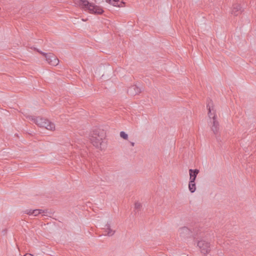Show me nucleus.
Returning a JSON list of instances; mask_svg holds the SVG:
<instances>
[{
    "label": "nucleus",
    "mask_w": 256,
    "mask_h": 256,
    "mask_svg": "<svg viewBox=\"0 0 256 256\" xmlns=\"http://www.w3.org/2000/svg\"><path fill=\"white\" fill-rule=\"evenodd\" d=\"M76 3L85 10H88L91 14H100L104 12L100 6L90 3L87 0H76Z\"/></svg>",
    "instance_id": "nucleus-1"
},
{
    "label": "nucleus",
    "mask_w": 256,
    "mask_h": 256,
    "mask_svg": "<svg viewBox=\"0 0 256 256\" xmlns=\"http://www.w3.org/2000/svg\"><path fill=\"white\" fill-rule=\"evenodd\" d=\"M90 136V140L92 145L96 148H101L104 136L102 133H100V130H93Z\"/></svg>",
    "instance_id": "nucleus-2"
},
{
    "label": "nucleus",
    "mask_w": 256,
    "mask_h": 256,
    "mask_svg": "<svg viewBox=\"0 0 256 256\" xmlns=\"http://www.w3.org/2000/svg\"><path fill=\"white\" fill-rule=\"evenodd\" d=\"M34 50L38 52L40 54H42L45 56L46 60L47 62L50 65L53 66H56L58 64L59 62V60L57 58V57L54 55L53 54L49 53L46 54L44 53L38 49L34 48Z\"/></svg>",
    "instance_id": "nucleus-3"
},
{
    "label": "nucleus",
    "mask_w": 256,
    "mask_h": 256,
    "mask_svg": "<svg viewBox=\"0 0 256 256\" xmlns=\"http://www.w3.org/2000/svg\"><path fill=\"white\" fill-rule=\"evenodd\" d=\"M197 245L201 252L204 255L208 254L211 250L210 242L204 240L198 241Z\"/></svg>",
    "instance_id": "nucleus-4"
},
{
    "label": "nucleus",
    "mask_w": 256,
    "mask_h": 256,
    "mask_svg": "<svg viewBox=\"0 0 256 256\" xmlns=\"http://www.w3.org/2000/svg\"><path fill=\"white\" fill-rule=\"evenodd\" d=\"M210 122L212 123L210 126L212 131L213 132L214 134L216 136L218 135L219 133L220 126L219 122L217 120L216 115L215 112H214V115L212 116V120H211Z\"/></svg>",
    "instance_id": "nucleus-5"
},
{
    "label": "nucleus",
    "mask_w": 256,
    "mask_h": 256,
    "mask_svg": "<svg viewBox=\"0 0 256 256\" xmlns=\"http://www.w3.org/2000/svg\"><path fill=\"white\" fill-rule=\"evenodd\" d=\"M206 108L208 110V116L209 118L212 120V114L216 113V110H214V104L212 101L209 99L207 100Z\"/></svg>",
    "instance_id": "nucleus-6"
},
{
    "label": "nucleus",
    "mask_w": 256,
    "mask_h": 256,
    "mask_svg": "<svg viewBox=\"0 0 256 256\" xmlns=\"http://www.w3.org/2000/svg\"><path fill=\"white\" fill-rule=\"evenodd\" d=\"M141 92V89L136 85L132 86L128 89V93L131 96L138 94Z\"/></svg>",
    "instance_id": "nucleus-7"
},
{
    "label": "nucleus",
    "mask_w": 256,
    "mask_h": 256,
    "mask_svg": "<svg viewBox=\"0 0 256 256\" xmlns=\"http://www.w3.org/2000/svg\"><path fill=\"white\" fill-rule=\"evenodd\" d=\"M179 232L180 236L183 238H188L192 235V231L186 226L180 228Z\"/></svg>",
    "instance_id": "nucleus-8"
},
{
    "label": "nucleus",
    "mask_w": 256,
    "mask_h": 256,
    "mask_svg": "<svg viewBox=\"0 0 256 256\" xmlns=\"http://www.w3.org/2000/svg\"><path fill=\"white\" fill-rule=\"evenodd\" d=\"M30 119L32 120L36 124L40 127L44 126V124L46 122V119H44L40 117H37L36 118L31 117Z\"/></svg>",
    "instance_id": "nucleus-9"
},
{
    "label": "nucleus",
    "mask_w": 256,
    "mask_h": 256,
    "mask_svg": "<svg viewBox=\"0 0 256 256\" xmlns=\"http://www.w3.org/2000/svg\"><path fill=\"white\" fill-rule=\"evenodd\" d=\"M242 12V7L239 4H234L232 6V14L234 16H238Z\"/></svg>",
    "instance_id": "nucleus-10"
},
{
    "label": "nucleus",
    "mask_w": 256,
    "mask_h": 256,
    "mask_svg": "<svg viewBox=\"0 0 256 256\" xmlns=\"http://www.w3.org/2000/svg\"><path fill=\"white\" fill-rule=\"evenodd\" d=\"M200 171L198 169L195 170H192L190 169L189 170V174H190V182H195L196 178L198 174L199 173Z\"/></svg>",
    "instance_id": "nucleus-11"
},
{
    "label": "nucleus",
    "mask_w": 256,
    "mask_h": 256,
    "mask_svg": "<svg viewBox=\"0 0 256 256\" xmlns=\"http://www.w3.org/2000/svg\"><path fill=\"white\" fill-rule=\"evenodd\" d=\"M42 128H44L50 130H55V124L53 122L46 120L44 124V126H42Z\"/></svg>",
    "instance_id": "nucleus-12"
},
{
    "label": "nucleus",
    "mask_w": 256,
    "mask_h": 256,
    "mask_svg": "<svg viewBox=\"0 0 256 256\" xmlns=\"http://www.w3.org/2000/svg\"><path fill=\"white\" fill-rule=\"evenodd\" d=\"M106 2L110 4H112L114 6L118 7H122L123 6V4L124 5L125 4V2L122 1L119 4V0H106Z\"/></svg>",
    "instance_id": "nucleus-13"
},
{
    "label": "nucleus",
    "mask_w": 256,
    "mask_h": 256,
    "mask_svg": "<svg viewBox=\"0 0 256 256\" xmlns=\"http://www.w3.org/2000/svg\"><path fill=\"white\" fill-rule=\"evenodd\" d=\"M105 228H104L105 230V232H106L105 235H108V236H112L114 234L115 231L113 230L110 228V224H107L105 226Z\"/></svg>",
    "instance_id": "nucleus-14"
},
{
    "label": "nucleus",
    "mask_w": 256,
    "mask_h": 256,
    "mask_svg": "<svg viewBox=\"0 0 256 256\" xmlns=\"http://www.w3.org/2000/svg\"><path fill=\"white\" fill-rule=\"evenodd\" d=\"M188 188H189L190 191L192 193H193L196 191V186L195 182H190V181L189 182Z\"/></svg>",
    "instance_id": "nucleus-15"
},
{
    "label": "nucleus",
    "mask_w": 256,
    "mask_h": 256,
    "mask_svg": "<svg viewBox=\"0 0 256 256\" xmlns=\"http://www.w3.org/2000/svg\"><path fill=\"white\" fill-rule=\"evenodd\" d=\"M44 212V211L42 210H32L33 214L34 215V216H37L39 214H40L42 212Z\"/></svg>",
    "instance_id": "nucleus-16"
},
{
    "label": "nucleus",
    "mask_w": 256,
    "mask_h": 256,
    "mask_svg": "<svg viewBox=\"0 0 256 256\" xmlns=\"http://www.w3.org/2000/svg\"><path fill=\"white\" fill-rule=\"evenodd\" d=\"M120 136L121 138L126 140H128V135L124 132H120Z\"/></svg>",
    "instance_id": "nucleus-17"
},
{
    "label": "nucleus",
    "mask_w": 256,
    "mask_h": 256,
    "mask_svg": "<svg viewBox=\"0 0 256 256\" xmlns=\"http://www.w3.org/2000/svg\"><path fill=\"white\" fill-rule=\"evenodd\" d=\"M142 206V204L140 202H136L134 204V208L136 210H140Z\"/></svg>",
    "instance_id": "nucleus-18"
},
{
    "label": "nucleus",
    "mask_w": 256,
    "mask_h": 256,
    "mask_svg": "<svg viewBox=\"0 0 256 256\" xmlns=\"http://www.w3.org/2000/svg\"><path fill=\"white\" fill-rule=\"evenodd\" d=\"M26 210L24 211V214H28L29 215L33 214L32 210Z\"/></svg>",
    "instance_id": "nucleus-19"
},
{
    "label": "nucleus",
    "mask_w": 256,
    "mask_h": 256,
    "mask_svg": "<svg viewBox=\"0 0 256 256\" xmlns=\"http://www.w3.org/2000/svg\"><path fill=\"white\" fill-rule=\"evenodd\" d=\"M24 256H33L31 254H26Z\"/></svg>",
    "instance_id": "nucleus-20"
},
{
    "label": "nucleus",
    "mask_w": 256,
    "mask_h": 256,
    "mask_svg": "<svg viewBox=\"0 0 256 256\" xmlns=\"http://www.w3.org/2000/svg\"><path fill=\"white\" fill-rule=\"evenodd\" d=\"M130 144L132 146H134V142H130Z\"/></svg>",
    "instance_id": "nucleus-21"
}]
</instances>
